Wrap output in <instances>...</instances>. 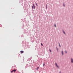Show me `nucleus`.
Returning <instances> with one entry per match:
<instances>
[{"label": "nucleus", "mask_w": 73, "mask_h": 73, "mask_svg": "<svg viewBox=\"0 0 73 73\" xmlns=\"http://www.w3.org/2000/svg\"><path fill=\"white\" fill-rule=\"evenodd\" d=\"M55 66H56V67L57 68H58V69H60V67H59V66L57 64V63L55 64Z\"/></svg>", "instance_id": "f257e3e1"}, {"label": "nucleus", "mask_w": 73, "mask_h": 73, "mask_svg": "<svg viewBox=\"0 0 73 73\" xmlns=\"http://www.w3.org/2000/svg\"><path fill=\"white\" fill-rule=\"evenodd\" d=\"M32 8L33 10V9H35V5L34 4H33V5L32 6Z\"/></svg>", "instance_id": "f03ea898"}, {"label": "nucleus", "mask_w": 73, "mask_h": 73, "mask_svg": "<svg viewBox=\"0 0 73 73\" xmlns=\"http://www.w3.org/2000/svg\"><path fill=\"white\" fill-rule=\"evenodd\" d=\"M70 61L71 63H73V59L72 58H71L70 59Z\"/></svg>", "instance_id": "7ed1b4c3"}, {"label": "nucleus", "mask_w": 73, "mask_h": 73, "mask_svg": "<svg viewBox=\"0 0 73 73\" xmlns=\"http://www.w3.org/2000/svg\"><path fill=\"white\" fill-rule=\"evenodd\" d=\"M21 52V54L22 53H24V51H20Z\"/></svg>", "instance_id": "20e7f679"}, {"label": "nucleus", "mask_w": 73, "mask_h": 73, "mask_svg": "<svg viewBox=\"0 0 73 73\" xmlns=\"http://www.w3.org/2000/svg\"><path fill=\"white\" fill-rule=\"evenodd\" d=\"M62 56L64 55V52L63 51H62Z\"/></svg>", "instance_id": "39448f33"}, {"label": "nucleus", "mask_w": 73, "mask_h": 73, "mask_svg": "<svg viewBox=\"0 0 73 73\" xmlns=\"http://www.w3.org/2000/svg\"><path fill=\"white\" fill-rule=\"evenodd\" d=\"M56 49L57 52H58V48L57 47H56Z\"/></svg>", "instance_id": "423d86ee"}, {"label": "nucleus", "mask_w": 73, "mask_h": 73, "mask_svg": "<svg viewBox=\"0 0 73 73\" xmlns=\"http://www.w3.org/2000/svg\"><path fill=\"white\" fill-rule=\"evenodd\" d=\"M63 33H64V34L65 35H66V33H65V31H63Z\"/></svg>", "instance_id": "0eeeda50"}, {"label": "nucleus", "mask_w": 73, "mask_h": 73, "mask_svg": "<svg viewBox=\"0 0 73 73\" xmlns=\"http://www.w3.org/2000/svg\"><path fill=\"white\" fill-rule=\"evenodd\" d=\"M13 71L14 72H16V70H13Z\"/></svg>", "instance_id": "6e6552de"}, {"label": "nucleus", "mask_w": 73, "mask_h": 73, "mask_svg": "<svg viewBox=\"0 0 73 73\" xmlns=\"http://www.w3.org/2000/svg\"><path fill=\"white\" fill-rule=\"evenodd\" d=\"M39 68V67H38L37 68H36V70H38V69Z\"/></svg>", "instance_id": "1a4fd4ad"}, {"label": "nucleus", "mask_w": 73, "mask_h": 73, "mask_svg": "<svg viewBox=\"0 0 73 73\" xmlns=\"http://www.w3.org/2000/svg\"><path fill=\"white\" fill-rule=\"evenodd\" d=\"M58 44H59V46H60V47H61V45H60V43L59 42Z\"/></svg>", "instance_id": "9d476101"}, {"label": "nucleus", "mask_w": 73, "mask_h": 73, "mask_svg": "<svg viewBox=\"0 0 73 73\" xmlns=\"http://www.w3.org/2000/svg\"><path fill=\"white\" fill-rule=\"evenodd\" d=\"M47 7H48V6H47V5L46 4V9H47Z\"/></svg>", "instance_id": "9b49d317"}, {"label": "nucleus", "mask_w": 73, "mask_h": 73, "mask_svg": "<svg viewBox=\"0 0 73 73\" xmlns=\"http://www.w3.org/2000/svg\"><path fill=\"white\" fill-rule=\"evenodd\" d=\"M45 64H43V66H45Z\"/></svg>", "instance_id": "f8f14e48"}, {"label": "nucleus", "mask_w": 73, "mask_h": 73, "mask_svg": "<svg viewBox=\"0 0 73 73\" xmlns=\"http://www.w3.org/2000/svg\"><path fill=\"white\" fill-rule=\"evenodd\" d=\"M49 50H50V53H52V51H51V50L50 49Z\"/></svg>", "instance_id": "ddd939ff"}, {"label": "nucleus", "mask_w": 73, "mask_h": 73, "mask_svg": "<svg viewBox=\"0 0 73 73\" xmlns=\"http://www.w3.org/2000/svg\"><path fill=\"white\" fill-rule=\"evenodd\" d=\"M65 53H67V51H65Z\"/></svg>", "instance_id": "4468645a"}, {"label": "nucleus", "mask_w": 73, "mask_h": 73, "mask_svg": "<svg viewBox=\"0 0 73 73\" xmlns=\"http://www.w3.org/2000/svg\"><path fill=\"white\" fill-rule=\"evenodd\" d=\"M36 6H38L37 4L36 3Z\"/></svg>", "instance_id": "2eb2a0df"}, {"label": "nucleus", "mask_w": 73, "mask_h": 73, "mask_svg": "<svg viewBox=\"0 0 73 73\" xmlns=\"http://www.w3.org/2000/svg\"><path fill=\"white\" fill-rule=\"evenodd\" d=\"M41 45H42V46H43V44H42V43H41Z\"/></svg>", "instance_id": "dca6fc26"}, {"label": "nucleus", "mask_w": 73, "mask_h": 73, "mask_svg": "<svg viewBox=\"0 0 73 73\" xmlns=\"http://www.w3.org/2000/svg\"><path fill=\"white\" fill-rule=\"evenodd\" d=\"M11 73H12L13 72V70L11 72Z\"/></svg>", "instance_id": "f3484780"}, {"label": "nucleus", "mask_w": 73, "mask_h": 73, "mask_svg": "<svg viewBox=\"0 0 73 73\" xmlns=\"http://www.w3.org/2000/svg\"><path fill=\"white\" fill-rule=\"evenodd\" d=\"M63 5H64V7H65V4H64Z\"/></svg>", "instance_id": "a211bd4d"}, {"label": "nucleus", "mask_w": 73, "mask_h": 73, "mask_svg": "<svg viewBox=\"0 0 73 73\" xmlns=\"http://www.w3.org/2000/svg\"><path fill=\"white\" fill-rule=\"evenodd\" d=\"M59 73H61V72L60 71Z\"/></svg>", "instance_id": "6ab92c4d"}, {"label": "nucleus", "mask_w": 73, "mask_h": 73, "mask_svg": "<svg viewBox=\"0 0 73 73\" xmlns=\"http://www.w3.org/2000/svg\"><path fill=\"white\" fill-rule=\"evenodd\" d=\"M55 27H56V25H55Z\"/></svg>", "instance_id": "aec40b11"}, {"label": "nucleus", "mask_w": 73, "mask_h": 73, "mask_svg": "<svg viewBox=\"0 0 73 73\" xmlns=\"http://www.w3.org/2000/svg\"><path fill=\"white\" fill-rule=\"evenodd\" d=\"M54 26H55V25H54Z\"/></svg>", "instance_id": "412c9836"}]
</instances>
